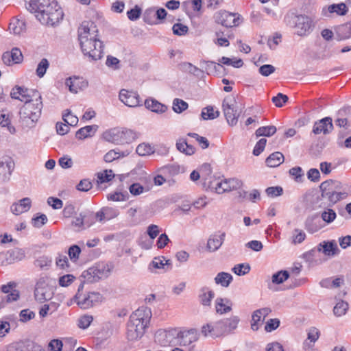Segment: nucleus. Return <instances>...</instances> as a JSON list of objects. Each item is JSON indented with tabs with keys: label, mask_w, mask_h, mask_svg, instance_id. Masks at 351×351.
Segmentation results:
<instances>
[{
	"label": "nucleus",
	"mask_w": 351,
	"mask_h": 351,
	"mask_svg": "<svg viewBox=\"0 0 351 351\" xmlns=\"http://www.w3.org/2000/svg\"><path fill=\"white\" fill-rule=\"evenodd\" d=\"M119 99L129 107H136L140 104L138 95L133 91L122 89L119 93Z\"/></svg>",
	"instance_id": "15"
},
{
	"label": "nucleus",
	"mask_w": 351,
	"mask_h": 351,
	"mask_svg": "<svg viewBox=\"0 0 351 351\" xmlns=\"http://www.w3.org/2000/svg\"><path fill=\"white\" fill-rule=\"evenodd\" d=\"M136 152L139 156H145L153 154L154 150L153 147H152L149 144L144 143L139 144L137 146Z\"/></svg>",
	"instance_id": "41"
},
{
	"label": "nucleus",
	"mask_w": 351,
	"mask_h": 351,
	"mask_svg": "<svg viewBox=\"0 0 351 351\" xmlns=\"http://www.w3.org/2000/svg\"><path fill=\"white\" fill-rule=\"evenodd\" d=\"M318 251L322 252L326 256H333L339 252V248L335 240L323 241L318 245Z\"/></svg>",
	"instance_id": "25"
},
{
	"label": "nucleus",
	"mask_w": 351,
	"mask_h": 351,
	"mask_svg": "<svg viewBox=\"0 0 351 351\" xmlns=\"http://www.w3.org/2000/svg\"><path fill=\"white\" fill-rule=\"evenodd\" d=\"M36 97L30 100L21 108L19 121L23 128L34 127L41 115L43 108L42 97L40 93H36Z\"/></svg>",
	"instance_id": "5"
},
{
	"label": "nucleus",
	"mask_w": 351,
	"mask_h": 351,
	"mask_svg": "<svg viewBox=\"0 0 351 351\" xmlns=\"http://www.w3.org/2000/svg\"><path fill=\"white\" fill-rule=\"evenodd\" d=\"M27 9L47 26L58 25L64 16L62 8L54 0H28Z\"/></svg>",
	"instance_id": "2"
},
{
	"label": "nucleus",
	"mask_w": 351,
	"mask_h": 351,
	"mask_svg": "<svg viewBox=\"0 0 351 351\" xmlns=\"http://www.w3.org/2000/svg\"><path fill=\"white\" fill-rule=\"evenodd\" d=\"M81 249L77 245H71L68 250L69 259L73 263H76L78 261Z\"/></svg>",
	"instance_id": "47"
},
{
	"label": "nucleus",
	"mask_w": 351,
	"mask_h": 351,
	"mask_svg": "<svg viewBox=\"0 0 351 351\" xmlns=\"http://www.w3.org/2000/svg\"><path fill=\"white\" fill-rule=\"evenodd\" d=\"M295 27L298 35H306L309 32L311 27V19L304 15L297 16Z\"/></svg>",
	"instance_id": "19"
},
{
	"label": "nucleus",
	"mask_w": 351,
	"mask_h": 351,
	"mask_svg": "<svg viewBox=\"0 0 351 351\" xmlns=\"http://www.w3.org/2000/svg\"><path fill=\"white\" fill-rule=\"evenodd\" d=\"M284 161V156L281 152H276L270 154L266 159V164L270 167H276Z\"/></svg>",
	"instance_id": "36"
},
{
	"label": "nucleus",
	"mask_w": 351,
	"mask_h": 351,
	"mask_svg": "<svg viewBox=\"0 0 351 351\" xmlns=\"http://www.w3.org/2000/svg\"><path fill=\"white\" fill-rule=\"evenodd\" d=\"M121 156V154L120 152H116L114 149L110 150L108 152H107L104 156V160L106 162H111L114 161L116 159L119 158Z\"/></svg>",
	"instance_id": "62"
},
{
	"label": "nucleus",
	"mask_w": 351,
	"mask_h": 351,
	"mask_svg": "<svg viewBox=\"0 0 351 351\" xmlns=\"http://www.w3.org/2000/svg\"><path fill=\"white\" fill-rule=\"evenodd\" d=\"M164 336L167 339L166 341L162 343L165 346L168 344L186 346L197 339V333L194 330L180 331L176 328H171L165 330Z\"/></svg>",
	"instance_id": "7"
},
{
	"label": "nucleus",
	"mask_w": 351,
	"mask_h": 351,
	"mask_svg": "<svg viewBox=\"0 0 351 351\" xmlns=\"http://www.w3.org/2000/svg\"><path fill=\"white\" fill-rule=\"evenodd\" d=\"M14 169V162L11 158L0 162V179L8 181Z\"/></svg>",
	"instance_id": "23"
},
{
	"label": "nucleus",
	"mask_w": 351,
	"mask_h": 351,
	"mask_svg": "<svg viewBox=\"0 0 351 351\" xmlns=\"http://www.w3.org/2000/svg\"><path fill=\"white\" fill-rule=\"evenodd\" d=\"M170 265L171 263L169 260H165L163 257H158L154 258L152 261L149 265V269L152 271V268L161 269H163L164 271H166L170 269Z\"/></svg>",
	"instance_id": "35"
},
{
	"label": "nucleus",
	"mask_w": 351,
	"mask_h": 351,
	"mask_svg": "<svg viewBox=\"0 0 351 351\" xmlns=\"http://www.w3.org/2000/svg\"><path fill=\"white\" fill-rule=\"evenodd\" d=\"M200 292L199 298L201 304L204 306H210L215 297L214 291L205 287L201 289Z\"/></svg>",
	"instance_id": "34"
},
{
	"label": "nucleus",
	"mask_w": 351,
	"mask_h": 351,
	"mask_svg": "<svg viewBox=\"0 0 351 351\" xmlns=\"http://www.w3.org/2000/svg\"><path fill=\"white\" fill-rule=\"evenodd\" d=\"M214 19L216 23L226 27L238 26L241 22L239 14L226 10L217 12L214 15Z\"/></svg>",
	"instance_id": "12"
},
{
	"label": "nucleus",
	"mask_w": 351,
	"mask_h": 351,
	"mask_svg": "<svg viewBox=\"0 0 351 351\" xmlns=\"http://www.w3.org/2000/svg\"><path fill=\"white\" fill-rule=\"evenodd\" d=\"M26 29L25 22L18 18H13L9 24V30L15 35H20Z\"/></svg>",
	"instance_id": "30"
},
{
	"label": "nucleus",
	"mask_w": 351,
	"mask_h": 351,
	"mask_svg": "<svg viewBox=\"0 0 351 351\" xmlns=\"http://www.w3.org/2000/svg\"><path fill=\"white\" fill-rule=\"evenodd\" d=\"M280 323V320L277 318L268 319L265 326V331L270 332L276 330L279 327Z\"/></svg>",
	"instance_id": "57"
},
{
	"label": "nucleus",
	"mask_w": 351,
	"mask_h": 351,
	"mask_svg": "<svg viewBox=\"0 0 351 351\" xmlns=\"http://www.w3.org/2000/svg\"><path fill=\"white\" fill-rule=\"evenodd\" d=\"M167 11L164 8H159L155 11L154 8H149L145 10L144 14V21L148 23H152V16H156L158 20L164 19L167 16Z\"/></svg>",
	"instance_id": "29"
},
{
	"label": "nucleus",
	"mask_w": 351,
	"mask_h": 351,
	"mask_svg": "<svg viewBox=\"0 0 351 351\" xmlns=\"http://www.w3.org/2000/svg\"><path fill=\"white\" fill-rule=\"evenodd\" d=\"M188 135L193 138H195L202 149H206L208 147L209 141L206 138L200 136L196 133H189Z\"/></svg>",
	"instance_id": "60"
},
{
	"label": "nucleus",
	"mask_w": 351,
	"mask_h": 351,
	"mask_svg": "<svg viewBox=\"0 0 351 351\" xmlns=\"http://www.w3.org/2000/svg\"><path fill=\"white\" fill-rule=\"evenodd\" d=\"M98 126L97 125H87L78 130L75 134L77 138L82 140L88 137H90L97 130Z\"/></svg>",
	"instance_id": "33"
},
{
	"label": "nucleus",
	"mask_w": 351,
	"mask_h": 351,
	"mask_svg": "<svg viewBox=\"0 0 351 351\" xmlns=\"http://www.w3.org/2000/svg\"><path fill=\"white\" fill-rule=\"evenodd\" d=\"M240 322V318L237 315L220 319L215 323H209L202 327L201 332L204 337L217 338L226 336L234 332Z\"/></svg>",
	"instance_id": "4"
},
{
	"label": "nucleus",
	"mask_w": 351,
	"mask_h": 351,
	"mask_svg": "<svg viewBox=\"0 0 351 351\" xmlns=\"http://www.w3.org/2000/svg\"><path fill=\"white\" fill-rule=\"evenodd\" d=\"M114 177V174L113 173L112 170H105L103 172H99L97 173V179L98 182L100 183H104L106 182L110 181Z\"/></svg>",
	"instance_id": "52"
},
{
	"label": "nucleus",
	"mask_w": 351,
	"mask_h": 351,
	"mask_svg": "<svg viewBox=\"0 0 351 351\" xmlns=\"http://www.w3.org/2000/svg\"><path fill=\"white\" fill-rule=\"evenodd\" d=\"M49 66V62L47 60V59L43 58L40 61V62L38 64V66H37V68L36 70V73L37 76L39 77L40 78L43 77L45 75Z\"/></svg>",
	"instance_id": "44"
},
{
	"label": "nucleus",
	"mask_w": 351,
	"mask_h": 351,
	"mask_svg": "<svg viewBox=\"0 0 351 351\" xmlns=\"http://www.w3.org/2000/svg\"><path fill=\"white\" fill-rule=\"evenodd\" d=\"M65 84L72 93H77L79 90H83L88 86V82L83 77L77 76L66 78Z\"/></svg>",
	"instance_id": "16"
},
{
	"label": "nucleus",
	"mask_w": 351,
	"mask_h": 351,
	"mask_svg": "<svg viewBox=\"0 0 351 351\" xmlns=\"http://www.w3.org/2000/svg\"><path fill=\"white\" fill-rule=\"evenodd\" d=\"M188 106V104L181 99L176 98L173 101V110L176 113L182 112Z\"/></svg>",
	"instance_id": "45"
},
{
	"label": "nucleus",
	"mask_w": 351,
	"mask_h": 351,
	"mask_svg": "<svg viewBox=\"0 0 351 351\" xmlns=\"http://www.w3.org/2000/svg\"><path fill=\"white\" fill-rule=\"evenodd\" d=\"M289 276L288 271H280L272 276V282L274 284H281L285 281Z\"/></svg>",
	"instance_id": "51"
},
{
	"label": "nucleus",
	"mask_w": 351,
	"mask_h": 351,
	"mask_svg": "<svg viewBox=\"0 0 351 351\" xmlns=\"http://www.w3.org/2000/svg\"><path fill=\"white\" fill-rule=\"evenodd\" d=\"M130 193L133 195H139L145 191V188L139 183H134L129 187Z\"/></svg>",
	"instance_id": "64"
},
{
	"label": "nucleus",
	"mask_w": 351,
	"mask_h": 351,
	"mask_svg": "<svg viewBox=\"0 0 351 351\" xmlns=\"http://www.w3.org/2000/svg\"><path fill=\"white\" fill-rule=\"evenodd\" d=\"M333 129L332 119L330 117H325L321 120L316 121L313 128V132L315 134H328Z\"/></svg>",
	"instance_id": "17"
},
{
	"label": "nucleus",
	"mask_w": 351,
	"mask_h": 351,
	"mask_svg": "<svg viewBox=\"0 0 351 351\" xmlns=\"http://www.w3.org/2000/svg\"><path fill=\"white\" fill-rule=\"evenodd\" d=\"M103 136L108 142L123 144L134 141L136 134L132 130L127 128H112L105 132Z\"/></svg>",
	"instance_id": "8"
},
{
	"label": "nucleus",
	"mask_w": 351,
	"mask_h": 351,
	"mask_svg": "<svg viewBox=\"0 0 351 351\" xmlns=\"http://www.w3.org/2000/svg\"><path fill=\"white\" fill-rule=\"evenodd\" d=\"M106 64L108 67L111 68L113 70H117L120 68L119 60L112 56H107Z\"/></svg>",
	"instance_id": "55"
},
{
	"label": "nucleus",
	"mask_w": 351,
	"mask_h": 351,
	"mask_svg": "<svg viewBox=\"0 0 351 351\" xmlns=\"http://www.w3.org/2000/svg\"><path fill=\"white\" fill-rule=\"evenodd\" d=\"M226 234H214L210 236L207 242L206 247L210 252L217 251L223 244Z\"/></svg>",
	"instance_id": "27"
},
{
	"label": "nucleus",
	"mask_w": 351,
	"mask_h": 351,
	"mask_svg": "<svg viewBox=\"0 0 351 351\" xmlns=\"http://www.w3.org/2000/svg\"><path fill=\"white\" fill-rule=\"evenodd\" d=\"M289 98L282 93H278L272 98V102L276 107L280 108L288 101Z\"/></svg>",
	"instance_id": "56"
},
{
	"label": "nucleus",
	"mask_w": 351,
	"mask_h": 351,
	"mask_svg": "<svg viewBox=\"0 0 351 351\" xmlns=\"http://www.w3.org/2000/svg\"><path fill=\"white\" fill-rule=\"evenodd\" d=\"M232 302L228 298H217L215 300L217 313L223 315L232 311Z\"/></svg>",
	"instance_id": "26"
},
{
	"label": "nucleus",
	"mask_w": 351,
	"mask_h": 351,
	"mask_svg": "<svg viewBox=\"0 0 351 351\" xmlns=\"http://www.w3.org/2000/svg\"><path fill=\"white\" fill-rule=\"evenodd\" d=\"M232 281V276L227 272H219L215 278V283L223 287H228Z\"/></svg>",
	"instance_id": "37"
},
{
	"label": "nucleus",
	"mask_w": 351,
	"mask_h": 351,
	"mask_svg": "<svg viewBox=\"0 0 351 351\" xmlns=\"http://www.w3.org/2000/svg\"><path fill=\"white\" fill-rule=\"evenodd\" d=\"M152 316V311L147 306H141L134 311L127 324V339L130 341L140 339L144 335Z\"/></svg>",
	"instance_id": "3"
},
{
	"label": "nucleus",
	"mask_w": 351,
	"mask_h": 351,
	"mask_svg": "<svg viewBox=\"0 0 351 351\" xmlns=\"http://www.w3.org/2000/svg\"><path fill=\"white\" fill-rule=\"evenodd\" d=\"M315 218L316 217L312 216L308 217L305 221V228L311 233L315 232L319 229L318 226L314 224Z\"/></svg>",
	"instance_id": "54"
},
{
	"label": "nucleus",
	"mask_w": 351,
	"mask_h": 351,
	"mask_svg": "<svg viewBox=\"0 0 351 351\" xmlns=\"http://www.w3.org/2000/svg\"><path fill=\"white\" fill-rule=\"evenodd\" d=\"M77 36L83 54L90 60L97 61L103 57L104 44L95 23L83 21L77 29Z\"/></svg>",
	"instance_id": "1"
},
{
	"label": "nucleus",
	"mask_w": 351,
	"mask_h": 351,
	"mask_svg": "<svg viewBox=\"0 0 351 351\" xmlns=\"http://www.w3.org/2000/svg\"><path fill=\"white\" fill-rule=\"evenodd\" d=\"M222 108L228 123L230 126L237 125L241 111L237 106V102L232 96H227L222 103Z\"/></svg>",
	"instance_id": "11"
},
{
	"label": "nucleus",
	"mask_w": 351,
	"mask_h": 351,
	"mask_svg": "<svg viewBox=\"0 0 351 351\" xmlns=\"http://www.w3.org/2000/svg\"><path fill=\"white\" fill-rule=\"evenodd\" d=\"M348 12L345 3L332 4L322 8V14L325 17H330L331 14L336 13L337 15H345Z\"/></svg>",
	"instance_id": "21"
},
{
	"label": "nucleus",
	"mask_w": 351,
	"mask_h": 351,
	"mask_svg": "<svg viewBox=\"0 0 351 351\" xmlns=\"http://www.w3.org/2000/svg\"><path fill=\"white\" fill-rule=\"evenodd\" d=\"M219 115V111H215L213 107L212 106H208L206 108H203L201 113V117L204 120L214 119L218 117Z\"/></svg>",
	"instance_id": "40"
},
{
	"label": "nucleus",
	"mask_w": 351,
	"mask_h": 351,
	"mask_svg": "<svg viewBox=\"0 0 351 351\" xmlns=\"http://www.w3.org/2000/svg\"><path fill=\"white\" fill-rule=\"evenodd\" d=\"M119 215V209L114 207L106 206L103 207L99 211L95 214L96 218L99 221L104 220H110L116 218Z\"/></svg>",
	"instance_id": "22"
},
{
	"label": "nucleus",
	"mask_w": 351,
	"mask_h": 351,
	"mask_svg": "<svg viewBox=\"0 0 351 351\" xmlns=\"http://www.w3.org/2000/svg\"><path fill=\"white\" fill-rule=\"evenodd\" d=\"M319 251H318V247H317L316 248H313L312 250H311L310 251L306 252L304 254V258L308 261V262H317V260H316V257L317 256L318 254H319Z\"/></svg>",
	"instance_id": "63"
},
{
	"label": "nucleus",
	"mask_w": 351,
	"mask_h": 351,
	"mask_svg": "<svg viewBox=\"0 0 351 351\" xmlns=\"http://www.w3.org/2000/svg\"><path fill=\"white\" fill-rule=\"evenodd\" d=\"M20 321L26 322L35 317V313L29 309H23L20 312Z\"/></svg>",
	"instance_id": "61"
},
{
	"label": "nucleus",
	"mask_w": 351,
	"mask_h": 351,
	"mask_svg": "<svg viewBox=\"0 0 351 351\" xmlns=\"http://www.w3.org/2000/svg\"><path fill=\"white\" fill-rule=\"evenodd\" d=\"M16 284L14 282H10L7 285L1 287V293L5 294L2 296L6 302L16 301L19 298V291L16 289Z\"/></svg>",
	"instance_id": "20"
},
{
	"label": "nucleus",
	"mask_w": 351,
	"mask_h": 351,
	"mask_svg": "<svg viewBox=\"0 0 351 351\" xmlns=\"http://www.w3.org/2000/svg\"><path fill=\"white\" fill-rule=\"evenodd\" d=\"M276 128L274 125L261 127L256 131V136H271L276 132Z\"/></svg>",
	"instance_id": "39"
},
{
	"label": "nucleus",
	"mask_w": 351,
	"mask_h": 351,
	"mask_svg": "<svg viewBox=\"0 0 351 351\" xmlns=\"http://www.w3.org/2000/svg\"><path fill=\"white\" fill-rule=\"evenodd\" d=\"M36 93H39L36 90H29L23 86H16L11 92L10 96L12 99L20 100L25 104L36 97Z\"/></svg>",
	"instance_id": "13"
},
{
	"label": "nucleus",
	"mask_w": 351,
	"mask_h": 351,
	"mask_svg": "<svg viewBox=\"0 0 351 351\" xmlns=\"http://www.w3.org/2000/svg\"><path fill=\"white\" fill-rule=\"evenodd\" d=\"M90 216L80 213L79 216L75 217L72 221L71 224L77 228V230H83L86 227H89L92 222L88 221Z\"/></svg>",
	"instance_id": "32"
},
{
	"label": "nucleus",
	"mask_w": 351,
	"mask_h": 351,
	"mask_svg": "<svg viewBox=\"0 0 351 351\" xmlns=\"http://www.w3.org/2000/svg\"><path fill=\"white\" fill-rule=\"evenodd\" d=\"M145 106L147 109L156 113L165 112L167 109V107L165 105L152 98L147 99L145 101Z\"/></svg>",
	"instance_id": "31"
},
{
	"label": "nucleus",
	"mask_w": 351,
	"mask_h": 351,
	"mask_svg": "<svg viewBox=\"0 0 351 351\" xmlns=\"http://www.w3.org/2000/svg\"><path fill=\"white\" fill-rule=\"evenodd\" d=\"M141 12V9L138 5H135L134 8L127 12V16L130 20L136 21L140 18Z\"/></svg>",
	"instance_id": "58"
},
{
	"label": "nucleus",
	"mask_w": 351,
	"mask_h": 351,
	"mask_svg": "<svg viewBox=\"0 0 351 351\" xmlns=\"http://www.w3.org/2000/svg\"><path fill=\"white\" fill-rule=\"evenodd\" d=\"M93 321V317L90 315L85 314L77 319V326L82 329H86Z\"/></svg>",
	"instance_id": "43"
},
{
	"label": "nucleus",
	"mask_w": 351,
	"mask_h": 351,
	"mask_svg": "<svg viewBox=\"0 0 351 351\" xmlns=\"http://www.w3.org/2000/svg\"><path fill=\"white\" fill-rule=\"evenodd\" d=\"M32 206V200L29 197H25L19 201V202L14 203L10 210L12 213L16 215H21L23 213L28 211Z\"/></svg>",
	"instance_id": "24"
},
{
	"label": "nucleus",
	"mask_w": 351,
	"mask_h": 351,
	"mask_svg": "<svg viewBox=\"0 0 351 351\" xmlns=\"http://www.w3.org/2000/svg\"><path fill=\"white\" fill-rule=\"evenodd\" d=\"M84 285L81 284L77 293L73 298L75 302L82 309H88L101 303L103 296L99 292H88L82 293L81 292Z\"/></svg>",
	"instance_id": "9"
},
{
	"label": "nucleus",
	"mask_w": 351,
	"mask_h": 351,
	"mask_svg": "<svg viewBox=\"0 0 351 351\" xmlns=\"http://www.w3.org/2000/svg\"><path fill=\"white\" fill-rule=\"evenodd\" d=\"M202 178L204 188L218 194L223 193L222 179L212 176V169L209 164L202 165Z\"/></svg>",
	"instance_id": "10"
},
{
	"label": "nucleus",
	"mask_w": 351,
	"mask_h": 351,
	"mask_svg": "<svg viewBox=\"0 0 351 351\" xmlns=\"http://www.w3.org/2000/svg\"><path fill=\"white\" fill-rule=\"evenodd\" d=\"M172 29L174 34L183 36L187 33L189 28L182 23H176L173 25Z\"/></svg>",
	"instance_id": "59"
},
{
	"label": "nucleus",
	"mask_w": 351,
	"mask_h": 351,
	"mask_svg": "<svg viewBox=\"0 0 351 351\" xmlns=\"http://www.w3.org/2000/svg\"><path fill=\"white\" fill-rule=\"evenodd\" d=\"M319 189L322 191V198L326 199L329 202V206L334 205L337 202L346 198L348 195L343 184L338 180L324 181L320 184Z\"/></svg>",
	"instance_id": "6"
},
{
	"label": "nucleus",
	"mask_w": 351,
	"mask_h": 351,
	"mask_svg": "<svg viewBox=\"0 0 351 351\" xmlns=\"http://www.w3.org/2000/svg\"><path fill=\"white\" fill-rule=\"evenodd\" d=\"M232 271L238 276H243L248 274L250 271V266L249 264H238L232 268Z\"/></svg>",
	"instance_id": "49"
},
{
	"label": "nucleus",
	"mask_w": 351,
	"mask_h": 351,
	"mask_svg": "<svg viewBox=\"0 0 351 351\" xmlns=\"http://www.w3.org/2000/svg\"><path fill=\"white\" fill-rule=\"evenodd\" d=\"M64 121L69 126H75L78 123V118L73 115L69 110H66L62 115Z\"/></svg>",
	"instance_id": "46"
},
{
	"label": "nucleus",
	"mask_w": 351,
	"mask_h": 351,
	"mask_svg": "<svg viewBox=\"0 0 351 351\" xmlns=\"http://www.w3.org/2000/svg\"><path fill=\"white\" fill-rule=\"evenodd\" d=\"M51 263V260L47 256H40L37 258L34 265L36 267H39L40 269H47Z\"/></svg>",
	"instance_id": "53"
},
{
	"label": "nucleus",
	"mask_w": 351,
	"mask_h": 351,
	"mask_svg": "<svg viewBox=\"0 0 351 351\" xmlns=\"http://www.w3.org/2000/svg\"><path fill=\"white\" fill-rule=\"evenodd\" d=\"M112 271V267L107 263H99L88 270L89 274L97 279L107 278Z\"/></svg>",
	"instance_id": "18"
},
{
	"label": "nucleus",
	"mask_w": 351,
	"mask_h": 351,
	"mask_svg": "<svg viewBox=\"0 0 351 351\" xmlns=\"http://www.w3.org/2000/svg\"><path fill=\"white\" fill-rule=\"evenodd\" d=\"M45 280L43 278H40L36 283V289L34 291L35 299L39 302H43L44 301L49 299L50 294L47 292L44 287Z\"/></svg>",
	"instance_id": "28"
},
{
	"label": "nucleus",
	"mask_w": 351,
	"mask_h": 351,
	"mask_svg": "<svg viewBox=\"0 0 351 351\" xmlns=\"http://www.w3.org/2000/svg\"><path fill=\"white\" fill-rule=\"evenodd\" d=\"M262 316L257 313V311H255L252 316L251 328L254 331L258 330L260 325L263 322L264 319H262Z\"/></svg>",
	"instance_id": "50"
},
{
	"label": "nucleus",
	"mask_w": 351,
	"mask_h": 351,
	"mask_svg": "<svg viewBox=\"0 0 351 351\" xmlns=\"http://www.w3.org/2000/svg\"><path fill=\"white\" fill-rule=\"evenodd\" d=\"M348 309V304L343 300L339 301L336 304L333 308L334 314L340 317L345 315Z\"/></svg>",
	"instance_id": "42"
},
{
	"label": "nucleus",
	"mask_w": 351,
	"mask_h": 351,
	"mask_svg": "<svg viewBox=\"0 0 351 351\" xmlns=\"http://www.w3.org/2000/svg\"><path fill=\"white\" fill-rule=\"evenodd\" d=\"M0 125L3 127H7L8 130L11 134H14L16 132L15 128L10 124V120L9 116L5 113H0Z\"/></svg>",
	"instance_id": "48"
},
{
	"label": "nucleus",
	"mask_w": 351,
	"mask_h": 351,
	"mask_svg": "<svg viewBox=\"0 0 351 351\" xmlns=\"http://www.w3.org/2000/svg\"><path fill=\"white\" fill-rule=\"evenodd\" d=\"M23 59L22 52L17 47L13 48L10 51H5L2 55L3 62L8 66L21 63Z\"/></svg>",
	"instance_id": "14"
},
{
	"label": "nucleus",
	"mask_w": 351,
	"mask_h": 351,
	"mask_svg": "<svg viewBox=\"0 0 351 351\" xmlns=\"http://www.w3.org/2000/svg\"><path fill=\"white\" fill-rule=\"evenodd\" d=\"M320 217L324 222L329 224L335 221L337 214L333 209L326 208L320 213Z\"/></svg>",
	"instance_id": "38"
}]
</instances>
